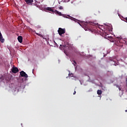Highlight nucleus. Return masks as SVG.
Returning <instances> with one entry per match:
<instances>
[{"label":"nucleus","mask_w":127,"mask_h":127,"mask_svg":"<svg viewBox=\"0 0 127 127\" xmlns=\"http://www.w3.org/2000/svg\"><path fill=\"white\" fill-rule=\"evenodd\" d=\"M65 30H66L65 29H63L62 28H59L58 31L59 35H60V36H62V35L65 33Z\"/></svg>","instance_id":"obj_1"},{"label":"nucleus","mask_w":127,"mask_h":127,"mask_svg":"<svg viewBox=\"0 0 127 127\" xmlns=\"http://www.w3.org/2000/svg\"><path fill=\"white\" fill-rule=\"evenodd\" d=\"M21 77H25V78H28V75L25 73L23 70L20 72Z\"/></svg>","instance_id":"obj_2"},{"label":"nucleus","mask_w":127,"mask_h":127,"mask_svg":"<svg viewBox=\"0 0 127 127\" xmlns=\"http://www.w3.org/2000/svg\"><path fill=\"white\" fill-rule=\"evenodd\" d=\"M11 71L12 73L16 74V73H17V72H18L19 70H18V68L17 67L13 66L11 69Z\"/></svg>","instance_id":"obj_3"},{"label":"nucleus","mask_w":127,"mask_h":127,"mask_svg":"<svg viewBox=\"0 0 127 127\" xmlns=\"http://www.w3.org/2000/svg\"><path fill=\"white\" fill-rule=\"evenodd\" d=\"M0 41L1 43H3L4 42V39L2 37V35L1 34V33H0Z\"/></svg>","instance_id":"obj_4"},{"label":"nucleus","mask_w":127,"mask_h":127,"mask_svg":"<svg viewBox=\"0 0 127 127\" xmlns=\"http://www.w3.org/2000/svg\"><path fill=\"white\" fill-rule=\"evenodd\" d=\"M25 1L27 4H32L33 0H25Z\"/></svg>","instance_id":"obj_5"},{"label":"nucleus","mask_w":127,"mask_h":127,"mask_svg":"<svg viewBox=\"0 0 127 127\" xmlns=\"http://www.w3.org/2000/svg\"><path fill=\"white\" fill-rule=\"evenodd\" d=\"M46 10H49V11H51L52 12H54V10L52 9V7H47L45 8Z\"/></svg>","instance_id":"obj_6"},{"label":"nucleus","mask_w":127,"mask_h":127,"mask_svg":"<svg viewBox=\"0 0 127 127\" xmlns=\"http://www.w3.org/2000/svg\"><path fill=\"white\" fill-rule=\"evenodd\" d=\"M17 39H18V41L20 43H22V40H23L22 36H18V38H17Z\"/></svg>","instance_id":"obj_7"},{"label":"nucleus","mask_w":127,"mask_h":127,"mask_svg":"<svg viewBox=\"0 0 127 127\" xmlns=\"http://www.w3.org/2000/svg\"><path fill=\"white\" fill-rule=\"evenodd\" d=\"M85 25H86V27H89V26H90V24H92V22H89V21H86V22H85Z\"/></svg>","instance_id":"obj_8"},{"label":"nucleus","mask_w":127,"mask_h":127,"mask_svg":"<svg viewBox=\"0 0 127 127\" xmlns=\"http://www.w3.org/2000/svg\"><path fill=\"white\" fill-rule=\"evenodd\" d=\"M54 12L55 13H56V14H58V15H60V16L62 15V13H61V12H59L57 10H55Z\"/></svg>","instance_id":"obj_9"},{"label":"nucleus","mask_w":127,"mask_h":127,"mask_svg":"<svg viewBox=\"0 0 127 127\" xmlns=\"http://www.w3.org/2000/svg\"><path fill=\"white\" fill-rule=\"evenodd\" d=\"M115 86H116L117 88H118L119 91H122V88L121 87H122L121 85H119L118 84H115Z\"/></svg>","instance_id":"obj_10"},{"label":"nucleus","mask_w":127,"mask_h":127,"mask_svg":"<svg viewBox=\"0 0 127 127\" xmlns=\"http://www.w3.org/2000/svg\"><path fill=\"white\" fill-rule=\"evenodd\" d=\"M97 94H98V95H102V90H97Z\"/></svg>","instance_id":"obj_11"},{"label":"nucleus","mask_w":127,"mask_h":127,"mask_svg":"<svg viewBox=\"0 0 127 127\" xmlns=\"http://www.w3.org/2000/svg\"><path fill=\"white\" fill-rule=\"evenodd\" d=\"M35 33H36V35H38V36H40V37H43V35H42L38 33H36V32H35Z\"/></svg>","instance_id":"obj_12"},{"label":"nucleus","mask_w":127,"mask_h":127,"mask_svg":"<svg viewBox=\"0 0 127 127\" xmlns=\"http://www.w3.org/2000/svg\"><path fill=\"white\" fill-rule=\"evenodd\" d=\"M73 18V20L74 21H75V22H76L77 21H79V20H77L76 18Z\"/></svg>","instance_id":"obj_13"},{"label":"nucleus","mask_w":127,"mask_h":127,"mask_svg":"<svg viewBox=\"0 0 127 127\" xmlns=\"http://www.w3.org/2000/svg\"><path fill=\"white\" fill-rule=\"evenodd\" d=\"M69 77H73V73H69L68 74Z\"/></svg>","instance_id":"obj_14"},{"label":"nucleus","mask_w":127,"mask_h":127,"mask_svg":"<svg viewBox=\"0 0 127 127\" xmlns=\"http://www.w3.org/2000/svg\"><path fill=\"white\" fill-rule=\"evenodd\" d=\"M59 9H63V7L61 6L59 7Z\"/></svg>","instance_id":"obj_15"},{"label":"nucleus","mask_w":127,"mask_h":127,"mask_svg":"<svg viewBox=\"0 0 127 127\" xmlns=\"http://www.w3.org/2000/svg\"><path fill=\"white\" fill-rule=\"evenodd\" d=\"M73 95H76V91H74V92L73 93Z\"/></svg>","instance_id":"obj_16"},{"label":"nucleus","mask_w":127,"mask_h":127,"mask_svg":"<svg viewBox=\"0 0 127 127\" xmlns=\"http://www.w3.org/2000/svg\"><path fill=\"white\" fill-rule=\"evenodd\" d=\"M74 63H75V64H76V62L74 61Z\"/></svg>","instance_id":"obj_17"},{"label":"nucleus","mask_w":127,"mask_h":127,"mask_svg":"<svg viewBox=\"0 0 127 127\" xmlns=\"http://www.w3.org/2000/svg\"><path fill=\"white\" fill-rule=\"evenodd\" d=\"M126 112H127V110H126Z\"/></svg>","instance_id":"obj_18"}]
</instances>
